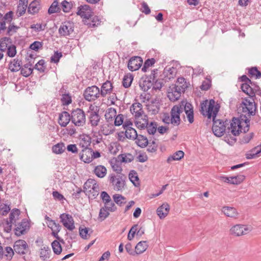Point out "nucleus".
I'll use <instances>...</instances> for the list:
<instances>
[{"instance_id":"f257e3e1","label":"nucleus","mask_w":261,"mask_h":261,"mask_svg":"<svg viewBox=\"0 0 261 261\" xmlns=\"http://www.w3.org/2000/svg\"><path fill=\"white\" fill-rule=\"evenodd\" d=\"M220 108V105L216 104L215 100L211 99L209 101L207 99L202 101L200 103L199 109L200 113L207 118L206 124L211 122L212 118L213 122L212 130L214 135L218 137L222 136L227 129L226 128V126L224 125L222 120L216 119Z\"/></svg>"},{"instance_id":"f03ea898","label":"nucleus","mask_w":261,"mask_h":261,"mask_svg":"<svg viewBox=\"0 0 261 261\" xmlns=\"http://www.w3.org/2000/svg\"><path fill=\"white\" fill-rule=\"evenodd\" d=\"M250 121L247 116L244 114H241L239 117H233L230 126L227 127L228 133L230 132L234 136H239L242 130L246 133L249 130Z\"/></svg>"},{"instance_id":"7ed1b4c3","label":"nucleus","mask_w":261,"mask_h":261,"mask_svg":"<svg viewBox=\"0 0 261 261\" xmlns=\"http://www.w3.org/2000/svg\"><path fill=\"white\" fill-rule=\"evenodd\" d=\"M238 110L242 114L245 113L249 117L254 116L256 111V105L253 100L251 101L247 97H245L240 103Z\"/></svg>"},{"instance_id":"20e7f679","label":"nucleus","mask_w":261,"mask_h":261,"mask_svg":"<svg viewBox=\"0 0 261 261\" xmlns=\"http://www.w3.org/2000/svg\"><path fill=\"white\" fill-rule=\"evenodd\" d=\"M86 120V114L82 109L76 108L71 111V122L75 126H84Z\"/></svg>"},{"instance_id":"39448f33","label":"nucleus","mask_w":261,"mask_h":261,"mask_svg":"<svg viewBox=\"0 0 261 261\" xmlns=\"http://www.w3.org/2000/svg\"><path fill=\"white\" fill-rule=\"evenodd\" d=\"M183 86L175 84H172L169 87L168 97L171 101H175L177 100L180 97L181 92H185L186 86L183 87Z\"/></svg>"},{"instance_id":"423d86ee","label":"nucleus","mask_w":261,"mask_h":261,"mask_svg":"<svg viewBox=\"0 0 261 261\" xmlns=\"http://www.w3.org/2000/svg\"><path fill=\"white\" fill-rule=\"evenodd\" d=\"M100 95L99 88L95 85L88 87L83 93L85 99L88 101H94L99 97Z\"/></svg>"},{"instance_id":"0eeeda50","label":"nucleus","mask_w":261,"mask_h":261,"mask_svg":"<svg viewBox=\"0 0 261 261\" xmlns=\"http://www.w3.org/2000/svg\"><path fill=\"white\" fill-rule=\"evenodd\" d=\"M126 177L124 175H119L117 177L114 174H111L109 176L110 182L112 184L114 189L117 191L122 190L125 185V179Z\"/></svg>"},{"instance_id":"6e6552de","label":"nucleus","mask_w":261,"mask_h":261,"mask_svg":"<svg viewBox=\"0 0 261 261\" xmlns=\"http://www.w3.org/2000/svg\"><path fill=\"white\" fill-rule=\"evenodd\" d=\"M15 252L20 255H24L28 253H31V250L27 243L23 240H18L13 245Z\"/></svg>"},{"instance_id":"1a4fd4ad","label":"nucleus","mask_w":261,"mask_h":261,"mask_svg":"<svg viewBox=\"0 0 261 261\" xmlns=\"http://www.w3.org/2000/svg\"><path fill=\"white\" fill-rule=\"evenodd\" d=\"M30 224L27 219H23L21 222L18 223L14 229L15 234L18 237L25 234L29 230Z\"/></svg>"},{"instance_id":"9d476101","label":"nucleus","mask_w":261,"mask_h":261,"mask_svg":"<svg viewBox=\"0 0 261 261\" xmlns=\"http://www.w3.org/2000/svg\"><path fill=\"white\" fill-rule=\"evenodd\" d=\"M142 64L143 59L141 57H132L128 61L127 68L132 71H136L141 67Z\"/></svg>"},{"instance_id":"9b49d317","label":"nucleus","mask_w":261,"mask_h":261,"mask_svg":"<svg viewBox=\"0 0 261 261\" xmlns=\"http://www.w3.org/2000/svg\"><path fill=\"white\" fill-rule=\"evenodd\" d=\"M61 222L63 225L69 230L74 229V222L71 215L63 213L60 216Z\"/></svg>"},{"instance_id":"f8f14e48","label":"nucleus","mask_w":261,"mask_h":261,"mask_svg":"<svg viewBox=\"0 0 261 261\" xmlns=\"http://www.w3.org/2000/svg\"><path fill=\"white\" fill-rule=\"evenodd\" d=\"M112 206L104 205L99 211L98 215V220L102 222L104 221L110 215V212H114L117 210V207L115 204H113Z\"/></svg>"},{"instance_id":"ddd939ff","label":"nucleus","mask_w":261,"mask_h":261,"mask_svg":"<svg viewBox=\"0 0 261 261\" xmlns=\"http://www.w3.org/2000/svg\"><path fill=\"white\" fill-rule=\"evenodd\" d=\"M181 104V106H183V110H184L187 115L188 121L190 123H192L194 120L193 107L192 105L185 100H182Z\"/></svg>"},{"instance_id":"4468645a","label":"nucleus","mask_w":261,"mask_h":261,"mask_svg":"<svg viewBox=\"0 0 261 261\" xmlns=\"http://www.w3.org/2000/svg\"><path fill=\"white\" fill-rule=\"evenodd\" d=\"M220 179L232 185H239L245 179V176L243 175H238L237 176L227 177L224 176H220Z\"/></svg>"},{"instance_id":"2eb2a0df","label":"nucleus","mask_w":261,"mask_h":261,"mask_svg":"<svg viewBox=\"0 0 261 261\" xmlns=\"http://www.w3.org/2000/svg\"><path fill=\"white\" fill-rule=\"evenodd\" d=\"M94 107L92 105H91L89 107V111L88 112H90L89 115V122L92 126H96L98 125V123L100 119V116L98 114L99 109L94 111Z\"/></svg>"},{"instance_id":"dca6fc26","label":"nucleus","mask_w":261,"mask_h":261,"mask_svg":"<svg viewBox=\"0 0 261 261\" xmlns=\"http://www.w3.org/2000/svg\"><path fill=\"white\" fill-rule=\"evenodd\" d=\"M92 11L90 7L88 5H84L78 7V11L76 12L77 15L86 19H89L92 16Z\"/></svg>"},{"instance_id":"f3484780","label":"nucleus","mask_w":261,"mask_h":261,"mask_svg":"<svg viewBox=\"0 0 261 261\" xmlns=\"http://www.w3.org/2000/svg\"><path fill=\"white\" fill-rule=\"evenodd\" d=\"M230 233L236 236L246 234L249 232L248 227L244 225L237 224L230 229Z\"/></svg>"},{"instance_id":"a211bd4d","label":"nucleus","mask_w":261,"mask_h":261,"mask_svg":"<svg viewBox=\"0 0 261 261\" xmlns=\"http://www.w3.org/2000/svg\"><path fill=\"white\" fill-rule=\"evenodd\" d=\"M71 121V114H70L66 111H63L59 114L58 123L62 127H66Z\"/></svg>"},{"instance_id":"6ab92c4d","label":"nucleus","mask_w":261,"mask_h":261,"mask_svg":"<svg viewBox=\"0 0 261 261\" xmlns=\"http://www.w3.org/2000/svg\"><path fill=\"white\" fill-rule=\"evenodd\" d=\"M176 73L177 69L176 68L173 67L168 68L166 67L165 68L161 76H163L165 80L169 81L171 79L174 78L176 76Z\"/></svg>"},{"instance_id":"aec40b11","label":"nucleus","mask_w":261,"mask_h":261,"mask_svg":"<svg viewBox=\"0 0 261 261\" xmlns=\"http://www.w3.org/2000/svg\"><path fill=\"white\" fill-rule=\"evenodd\" d=\"M170 205L166 202L164 203L156 210V213L160 219L165 218L169 213Z\"/></svg>"},{"instance_id":"412c9836","label":"nucleus","mask_w":261,"mask_h":261,"mask_svg":"<svg viewBox=\"0 0 261 261\" xmlns=\"http://www.w3.org/2000/svg\"><path fill=\"white\" fill-rule=\"evenodd\" d=\"M72 29L71 24L68 22L67 24L65 22L62 23L59 29V33L61 36H66L69 35L72 32Z\"/></svg>"},{"instance_id":"4be33fe9","label":"nucleus","mask_w":261,"mask_h":261,"mask_svg":"<svg viewBox=\"0 0 261 261\" xmlns=\"http://www.w3.org/2000/svg\"><path fill=\"white\" fill-rule=\"evenodd\" d=\"M113 88V86L112 83L110 81L107 80L103 83L101 86L100 95L103 97H106L107 94H110L112 92Z\"/></svg>"},{"instance_id":"5701e85b","label":"nucleus","mask_w":261,"mask_h":261,"mask_svg":"<svg viewBox=\"0 0 261 261\" xmlns=\"http://www.w3.org/2000/svg\"><path fill=\"white\" fill-rule=\"evenodd\" d=\"M130 110L132 113L135 114V118H139L144 113L142 109V105L140 102L134 103L130 107Z\"/></svg>"},{"instance_id":"b1692460","label":"nucleus","mask_w":261,"mask_h":261,"mask_svg":"<svg viewBox=\"0 0 261 261\" xmlns=\"http://www.w3.org/2000/svg\"><path fill=\"white\" fill-rule=\"evenodd\" d=\"M92 154L89 153L91 155V157L88 156L86 153H80V159L85 163H89L92 161L93 159H96L100 156V153L98 151L94 152L92 150Z\"/></svg>"},{"instance_id":"393cba45","label":"nucleus","mask_w":261,"mask_h":261,"mask_svg":"<svg viewBox=\"0 0 261 261\" xmlns=\"http://www.w3.org/2000/svg\"><path fill=\"white\" fill-rule=\"evenodd\" d=\"M153 83L148 77L143 76L139 82V86L143 91L146 92L153 86Z\"/></svg>"},{"instance_id":"a878e982","label":"nucleus","mask_w":261,"mask_h":261,"mask_svg":"<svg viewBox=\"0 0 261 261\" xmlns=\"http://www.w3.org/2000/svg\"><path fill=\"white\" fill-rule=\"evenodd\" d=\"M41 9L40 1L34 0L32 1L28 8V12L32 15L37 13Z\"/></svg>"},{"instance_id":"bb28decb","label":"nucleus","mask_w":261,"mask_h":261,"mask_svg":"<svg viewBox=\"0 0 261 261\" xmlns=\"http://www.w3.org/2000/svg\"><path fill=\"white\" fill-rule=\"evenodd\" d=\"M222 212L226 216L233 218H237L239 215L237 210L234 207L230 206H223Z\"/></svg>"},{"instance_id":"cd10ccee","label":"nucleus","mask_w":261,"mask_h":261,"mask_svg":"<svg viewBox=\"0 0 261 261\" xmlns=\"http://www.w3.org/2000/svg\"><path fill=\"white\" fill-rule=\"evenodd\" d=\"M97 186H99V185L95 179L89 178L85 182L83 186V192L85 194H88V193L91 192L89 190Z\"/></svg>"},{"instance_id":"c85d7f7f","label":"nucleus","mask_w":261,"mask_h":261,"mask_svg":"<svg viewBox=\"0 0 261 261\" xmlns=\"http://www.w3.org/2000/svg\"><path fill=\"white\" fill-rule=\"evenodd\" d=\"M117 114L116 110L113 108H109L106 112L105 117L108 123L112 125L114 118L116 117Z\"/></svg>"},{"instance_id":"c756f323","label":"nucleus","mask_w":261,"mask_h":261,"mask_svg":"<svg viewBox=\"0 0 261 261\" xmlns=\"http://www.w3.org/2000/svg\"><path fill=\"white\" fill-rule=\"evenodd\" d=\"M21 61L17 59H14L12 61H11L9 64V69L11 71L14 72L20 70L22 67Z\"/></svg>"},{"instance_id":"7c9ffc66","label":"nucleus","mask_w":261,"mask_h":261,"mask_svg":"<svg viewBox=\"0 0 261 261\" xmlns=\"http://www.w3.org/2000/svg\"><path fill=\"white\" fill-rule=\"evenodd\" d=\"M85 24L87 25L89 28H94L100 25L101 23L100 19L97 16L91 17L88 20L85 19Z\"/></svg>"},{"instance_id":"2f4dec72","label":"nucleus","mask_w":261,"mask_h":261,"mask_svg":"<svg viewBox=\"0 0 261 261\" xmlns=\"http://www.w3.org/2000/svg\"><path fill=\"white\" fill-rule=\"evenodd\" d=\"M241 88L242 91L249 96L250 97H253L255 96V92L253 89L248 85V83H243L241 84Z\"/></svg>"},{"instance_id":"473e14b6","label":"nucleus","mask_w":261,"mask_h":261,"mask_svg":"<svg viewBox=\"0 0 261 261\" xmlns=\"http://www.w3.org/2000/svg\"><path fill=\"white\" fill-rule=\"evenodd\" d=\"M51 254L50 249L48 247L41 248L40 252V258L44 261H46L50 258Z\"/></svg>"},{"instance_id":"72a5a7b5","label":"nucleus","mask_w":261,"mask_h":261,"mask_svg":"<svg viewBox=\"0 0 261 261\" xmlns=\"http://www.w3.org/2000/svg\"><path fill=\"white\" fill-rule=\"evenodd\" d=\"M184 152L182 150H178L175 152L173 155L169 156L167 162L168 163H171L173 161H179L184 158Z\"/></svg>"},{"instance_id":"f704fd0d","label":"nucleus","mask_w":261,"mask_h":261,"mask_svg":"<svg viewBox=\"0 0 261 261\" xmlns=\"http://www.w3.org/2000/svg\"><path fill=\"white\" fill-rule=\"evenodd\" d=\"M118 159L121 163H130L134 159V156L129 153L120 154L117 156Z\"/></svg>"},{"instance_id":"c9c22d12","label":"nucleus","mask_w":261,"mask_h":261,"mask_svg":"<svg viewBox=\"0 0 261 261\" xmlns=\"http://www.w3.org/2000/svg\"><path fill=\"white\" fill-rule=\"evenodd\" d=\"M136 140V143L141 148H144L149 144L147 137L142 135H138V137Z\"/></svg>"},{"instance_id":"e433bc0d","label":"nucleus","mask_w":261,"mask_h":261,"mask_svg":"<svg viewBox=\"0 0 261 261\" xmlns=\"http://www.w3.org/2000/svg\"><path fill=\"white\" fill-rule=\"evenodd\" d=\"M147 241H140L136 246V255L143 253L147 248Z\"/></svg>"},{"instance_id":"4c0bfd02","label":"nucleus","mask_w":261,"mask_h":261,"mask_svg":"<svg viewBox=\"0 0 261 261\" xmlns=\"http://www.w3.org/2000/svg\"><path fill=\"white\" fill-rule=\"evenodd\" d=\"M134 79L133 75L130 73L125 74L122 81V85L125 88H129L132 83L133 80Z\"/></svg>"},{"instance_id":"58836bf2","label":"nucleus","mask_w":261,"mask_h":261,"mask_svg":"<svg viewBox=\"0 0 261 261\" xmlns=\"http://www.w3.org/2000/svg\"><path fill=\"white\" fill-rule=\"evenodd\" d=\"M125 135L126 138L133 140H135L138 137L137 130L132 127L125 130Z\"/></svg>"},{"instance_id":"ea45409f","label":"nucleus","mask_w":261,"mask_h":261,"mask_svg":"<svg viewBox=\"0 0 261 261\" xmlns=\"http://www.w3.org/2000/svg\"><path fill=\"white\" fill-rule=\"evenodd\" d=\"M94 171L96 175L100 178L103 177L107 174L106 168L102 165L96 166Z\"/></svg>"},{"instance_id":"a19ab883","label":"nucleus","mask_w":261,"mask_h":261,"mask_svg":"<svg viewBox=\"0 0 261 261\" xmlns=\"http://www.w3.org/2000/svg\"><path fill=\"white\" fill-rule=\"evenodd\" d=\"M93 230L88 227L82 228L81 226L79 228V234L80 237L83 239H87L88 236H90L92 233Z\"/></svg>"},{"instance_id":"79ce46f5","label":"nucleus","mask_w":261,"mask_h":261,"mask_svg":"<svg viewBox=\"0 0 261 261\" xmlns=\"http://www.w3.org/2000/svg\"><path fill=\"white\" fill-rule=\"evenodd\" d=\"M183 111V106H181V102L178 105L174 106L171 110V117H173V115H180Z\"/></svg>"},{"instance_id":"37998d69","label":"nucleus","mask_w":261,"mask_h":261,"mask_svg":"<svg viewBox=\"0 0 261 261\" xmlns=\"http://www.w3.org/2000/svg\"><path fill=\"white\" fill-rule=\"evenodd\" d=\"M251 152V153L246 154V158L247 159L255 158L258 154L261 152V144L255 147L252 149Z\"/></svg>"},{"instance_id":"c03bdc74","label":"nucleus","mask_w":261,"mask_h":261,"mask_svg":"<svg viewBox=\"0 0 261 261\" xmlns=\"http://www.w3.org/2000/svg\"><path fill=\"white\" fill-rule=\"evenodd\" d=\"M90 139V138H89L88 140H86L85 139H84L82 140L83 141V143H80V145H82V147L84 148L81 153H92V149L88 148V146H90L91 144Z\"/></svg>"},{"instance_id":"a18cd8bd","label":"nucleus","mask_w":261,"mask_h":261,"mask_svg":"<svg viewBox=\"0 0 261 261\" xmlns=\"http://www.w3.org/2000/svg\"><path fill=\"white\" fill-rule=\"evenodd\" d=\"M65 149V145L63 143H59L52 147L53 152L56 154H61Z\"/></svg>"},{"instance_id":"49530a36","label":"nucleus","mask_w":261,"mask_h":261,"mask_svg":"<svg viewBox=\"0 0 261 261\" xmlns=\"http://www.w3.org/2000/svg\"><path fill=\"white\" fill-rule=\"evenodd\" d=\"M51 247L53 248V252L55 254L59 255L62 252V248L58 241H54L51 243Z\"/></svg>"},{"instance_id":"de8ad7c7","label":"nucleus","mask_w":261,"mask_h":261,"mask_svg":"<svg viewBox=\"0 0 261 261\" xmlns=\"http://www.w3.org/2000/svg\"><path fill=\"white\" fill-rule=\"evenodd\" d=\"M158 127L157 122L154 121L150 122L149 124H147V126L146 127L147 129V133L149 135H154L156 132Z\"/></svg>"},{"instance_id":"09e8293b","label":"nucleus","mask_w":261,"mask_h":261,"mask_svg":"<svg viewBox=\"0 0 261 261\" xmlns=\"http://www.w3.org/2000/svg\"><path fill=\"white\" fill-rule=\"evenodd\" d=\"M163 80H165V79L163 76H161L160 75V77L158 79L154 81V84H153L152 89L153 90H161V88L164 86V83H163Z\"/></svg>"},{"instance_id":"8fccbe9b","label":"nucleus","mask_w":261,"mask_h":261,"mask_svg":"<svg viewBox=\"0 0 261 261\" xmlns=\"http://www.w3.org/2000/svg\"><path fill=\"white\" fill-rule=\"evenodd\" d=\"M129 178L135 187H137L140 185L139 182L137 183L135 182L139 180V178L136 171L134 170L130 171L129 173Z\"/></svg>"},{"instance_id":"3c124183","label":"nucleus","mask_w":261,"mask_h":261,"mask_svg":"<svg viewBox=\"0 0 261 261\" xmlns=\"http://www.w3.org/2000/svg\"><path fill=\"white\" fill-rule=\"evenodd\" d=\"M113 198L114 202L120 206H122L126 202V198L122 195L116 194L113 196Z\"/></svg>"},{"instance_id":"603ef678","label":"nucleus","mask_w":261,"mask_h":261,"mask_svg":"<svg viewBox=\"0 0 261 261\" xmlns=\"http://www.w3.org/2000/svg\"><path fill=\"white\" fill-rule=\"evenodd\" d=\"M91 192L88 193V194L86 195L88 196L89 199H95L98 196L99 193V186L96 187L92 189L89 190Z\"/></svg>"},{"instance_id":"864d4df0","label":"nucleus","mask_w":261,"mask_h":261,"mask_svg":"<svg viewBox=\"0 0 261 261\" xmlns=\"http://www.w3.org/2000/svg\"><path fill=\"white\" fill-rule=\"evenodd\" d=\"M60 11L61 9L59 6L58 2L54 1L48 9V13L49 14H51L55 13L60 12Z\"/></svg>"},{"instance_id":"5fc2aeb1","label":"nucleus","mask_w":261,"mask_h":261,"mask_svg":"<svg viewBox=\"0 0 261 261\" xmlns=\"http://www.w3.org/2000/svg\"><path fill=\"white\" fill-rule=\"evenodd\" d=\"M248 74L251 77L255 76L256 79L261 77V72L257 69L256 67L249 68Z\"/></svg>"},{"instance_id":"6e6d98bb","label":"nucleus","mask_w":261,"mask_h":261,"mask_svg":"<svg viewBox=\"0 0 261 261\" xmlns=\"http://www.w3.org/2000/svg\"><path fill=\"white\" fill-rule=\"evenodd\" d=\"M155 63V60L154 58H152L150 59H147L144 63L142 71L144 72H146L148 68L150 66H152Z\"/></svg>"},{"instance_id":"4d7b16f0","label":"nucleus","mask_w":261,"mask_h":261,"mask_svg":"<svg viewBox=\"0 0 261 261\" xmlns=\"http://www.w3.org/2000/svg\"><path fill=\"white\" fill-rule=\"evenodd\" d=\"M19 28L20 27L19 26L15 25L14 22H11L8 27L6 35L11 36L13 33H16Z\"/></svg>"},{"instance_id":"13d9d810","label":"nucleus","mask_w":261,"mask_h":261,"mask_svg":"<svg viewBox=\"0 0 261 261\" xmlns=\"http://www.w3.org/2000/svg\"><path fill=\"white\" fill-rule=\"evenodd\" d=\"M62 10L64 12H69L73 7V3L72 2H68L66 0L63 1L61 3Z\"/></svg>"},{"instance_id":"bf43d9fd","label":"nucleus","mask_w":261,"mask_h":261,"mask_svg":"<svg viewBox=\"0 0 261 261\" xmlns=\"http://www.w3.org/2000/svg\"><path fill=\"white\" fill-rule=\"evenodd\" d=\"M62 105L64 106H68L72 102L71 96L69 93L63 94L61 98Z\"/></svg>"},{"instance_id":"052dcab7","label":"nucleus","mask_w":261,"mask_h":261,"mask_svg":"<svg viewBox=\"0 0 261 261\" xmlns=\"http://www.w3.org/2000/svg\"><path fill=\"white\" fill-rule=\"evenodd\" d=\"M7 55L8 57L13 58L15 56L17 50L16 46L14 44H11L7 47Z\"/></svg>"},{"instance_id":"680f3d73","label":"nucleus","mask_w":261,"mask_h":261,"mask_svg":"<svg viewBox=\"0 0 261 261\" xmlns=\"http://www.w3.org/2000/svg\"><path fill=\"white\" fill-rule=\"evenodd\" d=\"M100 197L105 204L104 205L109 206L110 202H111V198L108 193L106 191L101 192Z\"/></svg>"},{"instance_id":"e2e57ef3","label":"nucleus","mask_w":261,"mask_h":261,"mask_svg":"<svg viewBox=\"0 0 261 261\" xmlns=\"http://www.w3.org/2000/svg\"><path fill=\"white\" fill-rule=\"evenodd\" d=\"M43 43L42 42L35 41L30 45L29 48L36 51H38L43 47Z\"/></svg>"},{"instance_id":"0e129e2a","label":"nucleus","mask_w":261,"mask_h":261,"mask_svg":"<svg viewBox=\"0 0 261 261\" xmlns=\"http://www.w3.org/2000/svg\"><path fill=\"white\" fill-rule=\"evenodd\" d=\"M14 248L12 249L11 247L8 246L5 248V253L4 255L7 257L8 260H11L14 254Z\"/></svg>"},{"instance_id":"69168bd1","label":"nucleus","mask_w":261,"mask_h":261,"mask_svg":"<svg viewBox=\"0 0 261 261\" xmlns=\"http://www.w3.org/2000/svg\"><path fill=\"white\" fill-rule=\"evenodd\" d=\"M138 226V224H135L131 227L127 235L128 240L131 241L134 239L135 234L137 233Z\"/></svg>"},{"instance_id":"338daca9","label":"nucleus","mask_w":261,"mask_h":261,"mask_svg":"<svg viewBox=\"0 0 261 261\" xmlns=\"http://www.w3.org/2000/svg\"><path fill=\"white\" fill-rule=\"evenodd\" d=\"M20 211L19 209L18 208H14L13 209L10 215H9V220H8V221H9V223H13V221L14 220V218L15 217V216H19V215H20Z\"/></svg>"},{"instance_id":"774afa93","label":"nucleus","mask_w":261,"mask_h":261,"mask_svg":"<svg viewBox=\"0 0 261 261\" xmlns=\"http://www.w3.org/2000/svg\"><path fill=\"white\" fill-rule=\"evenodd\" d=\"M63 55L61 52L55 51L54 54L50 58V62L54 63H58Z\"/></svg>"}]
</instances>
